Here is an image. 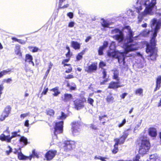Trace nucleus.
I'll return each mask as SVG.
<instances>
[{"instance_id": "nucleus-52", "label": "nucleus", "mask_w": 161, "mask_h": 161, "mask_svg": "<svg viewBox=\"0 0 161 161\" xmlns=\"http://www.w3.org/2000/svg\"><path fill=\"white\" fill-rule=\"evenodd\" d=\"M90 127L93 130H96L97 129V126L95 125H94L93 124L90 125Z\"/></svg>"}, {"instance_id": "nucleus-16", "label": "nucleus", "mask_w": 161, "mask_h": 161, "mask_svg": "<svg viewBox=\"0 0 161 161\" xmlns=\"http://www.w3.org/2000/svg\"><path fill=\"white\" fill-rule=\"evenodd\" d=\"M33 59V57L31 55L29 54H26L25 59V62L28 63L29 64H31L33 66H34V63L32 61Z\"/></svg>"}, {"instance_id": "nucleus-49", "label": "nucleus", "mask_w": 161, "mask_h": 161, "mask_svg": "<svg viewBox=\"0 0 161 161\" xmlns=\"http://www.w3.org/2000/svg\"><path fill=\"white\" fill-rule=\"evenodd\" d=\"M4 89V86L3 84L0 85V97H1V95L2 94V91Z\"/></svg>"}, {"instance_id": "nucleus-36", "label": "nucleus", "mask_w": 161, "mask_h": 161, "mask_svg": "<svg viewBox=\"0 0 161 161\" xmlns=\"http://www.w3.org/2000/svg\"><path fill=\"white\" fill-rule=\"evenodd\" d=\"M67 86L69 87L71 90H75L76 88V86L75 83H72V86H70L69 84L68 83Z\"/></svg>"}, {"instance_id": "nucleus-32", "label": "nucleus", "mask_w": 161, "mask_h": 161, "mask_svg": "<svg viewBox=\"0 0 161 161\" xmlns=\"http://www.w3.org/2000/svg\"><path fill=\"white\" fill-rule=\"evenodd\" d=\"M143 92V89L140 88L136 90L135 93L136 95L140 96L142 94Z\"/></svg>"}, {"instance_id": "nucleus-61", "label": "nucleus", "mask_w": 161, "mask_h": 161, "mask_svg": "<svg viewBox=\"0 0 161 161\" xmlns=\"http://www.w3.org/2000/svg\"><path fill=\"white\" fill-rule=\"evenodd\" d=\"M69 60V58L66 59H64L62 62V64H64L65 63L68 62Z\"/></svg>"}, {"instance_id": "nucleus-60", "label": "nucleus", "mask_w": 161, "mask_h": 161, "mask_svg": "<svg viewBox=\"0 0 161 161\" xmlns=\"http://www.w3.org/2000/svg\"><path fill=\"white\" fill-rule=\"evenodd\" d=\"M18 42L20 43L21 44H25V42L22 40L19 39L18 40Z\"/></svg>"}, {"instance_id": "nucleus-44", "label": "nucleus", "mask_w": 161, "mask_h": 161, "mask_svg": "<svg viewBox=\"0 0 161 161\" xmlns=\"http://www.w3.org/2000/svg\"><path fill=\"white\" fill-rule=\"evenodd\" d=\"M142 121V120H141L137 124H136L134 128L135 130H137L140 126Z\"/></svg>"}, {"instance_id": "nucleus-10", "label": "nucleus", "mask_w": 161, "mask_h": 161, "mask_svg": "<svg viewBox=\"0 0 161 161\" xmlns=\"http://www.w3.org/2000/svg\"><path fill=\"white\" fill-rule=\"evenodd\" d=\"M80 125L78 123L73 122L72 123V132L74 136H77L80 133Z\"/></svg>"}, {"instance_id": "nucleus-12", "label": "nucleus", "mask_w": 161, "mask_h": 161, "mask_svg": "<svg viewBox=\"0 0 161 161\" xmlns=\"http://www.w3.org/2000/svg\"><path fill=\"white\" fill-rule=\"evenodd\" d=\"M75 142L73 141H65L64 144V148L65 149L70 150L74 147Z\"/></svg>"}, {"instance_id": "nucleus-53", "label": "nucleus", "mask_w": 161, "mask_h": 161, "mask_svg": "<svg viewBox=\"0 0 161 161\" xmlns=\"http://www.w3.org/2000/svg\"><path fill=\"white\" fill-rule=\"evenodd\" d=\"M67 16L69 17L70 19H72L73 17V14L71 12H69L68 13Z\"/></svg>"}, {"instance_id": "nucleus-24", "label": "nucleus", "mask_w": 161, "mask_h": 161, "mask_svg": "<svg viewBox=\"0 0 161 161\" xmlns=\"http://www.w3.org/2000/svg\"><path fill=\"white\" fill-rule=\"evenodd\" d=\"M50 91L54 92L53 94V95L54 96H57L60 93V92L58 90V87L53 88L51 89Z\"/></svg>"}, {"instance_id": "nucleus-50", "label": "nucleus", "mask_w": 161, "mask_h": 161, "mask_svg": "<svg viewBox=\"0 0 161 161\" xmlns=\"http://www.w3.org/2000/svg\"><path fill=\"white\" fill-rule=\"evenodd\" d=\"M65 79H71L73 78H74V76L73 75H67L65 77Z\"/></svg>"}, {"instance_id": "nucleus-57", "label": "nucleus", "mask_w": 161, "mask_h": 161, "mask_svg": "<svg viewBox=\"0 0 161 161\" xmlns=\"http://www.w3.org/2000/svg\"><path fill=\"white\" fill-rule=\"evenodd\" d=\"M160 86V84H156V87L154 90V91H156L158 89Z\"/></svg>"}, {"instance_id": "nucleus-38", "label": "nucleus", "mask_w": 161, "mask_h": 161, "mask_svg": "<svg viewBox=\"0 0 161 161\" xmlns=\"http://www.w3.org/2000/svg\"><path fill=\"white\" fill-rule=\"evenodd\" d=\"M149 32V31L147 30L143 31L141 34V35L144 36H147Z\"/></svg>"}, {"instance_id": "nucleus-46", "label": "nucleus", "mask_w": 161, "mask_h": 161, "mask_svg": "<svg viewBox=\"0 0 161 161\" xmlns=\"http://www.w3.org/2000/svg\"><path fill=\"white\" fill-rule=\"evenodd\" d=\"M161 83V76H159L157 79L156 84H160Z\"/></svg>"}, {"instance_id": "nucleus-39", "label": "nucleus", "mask_w": 161, "mask_h": 161, "mask_svg": "<svg viewBox=\"0 0 161 161\" xmlns=\"http://www.w3.org/2000/svg\"><path fill=\"white\" fill-rule=\"evenodd\" d=\"M87 103L90 104L91 105L93 106V103H94V100L93 99L88 97L87 98Z\"/></svg>"}, {"instance_id": "nucleus-3", "label": "nucleus", "mask_w": 161, "mask_h": 161, "mask_svg": "<svg viewBox=\"0 0 161 161\" xmlns=\"http://www.w3.org/2000/svg\"><path fill=\"white\" fill-rule=\"evenodd\" d=\"M136 3L135 8L136 11L139 13L144 7L146 8L144 11L140 14L138 17V21L141 22L144 16L147 15H152L155 11L157 7L155 6L156 0H152L150 2L149 0H136Z\"/></svg>"}, {"instance_id": "nucleus-19", "label": "nucleus", "mask_w": 161, "mask_h": 161, "mask_svg": "<svg viewBox=\"0 0 161 161\" xmlns=\"http://www.w3.org/2000/svg\"><path fill=\"white\" fill-rule=\"evenodd\" d=\"M148 132L149 135L152 137H155L157 135L156 130L153 128H149L148 130Z\"/></svg>"}, {"instance_id": "nucleus-31", "label": "nucleus", "mask_w": 161, "mask_h": 161, "mask_svg": "<svg viewBox=\"0 0 161 161\" xmlns=\"http://www.w3.org/2000/svg\"><path fill=\"white\" fill-rule=\"evenodd\" d=\"M19 141L20 142L23 143L24 145H27L28 143L27 139L23 136L21 137Z\"/></svg>"}, {"instance_id": "nucleus-35", "label": "nucleus", "mask_w": 161, "mask_h": 161, "mask_svg": "<svg viewBox=\"0 0 161 161\" xmlns=\"http://www.w3.org/2000/svg\"><path fill=\"white\" fill-rule=\"evenodd\" d=\"M11 70L8 69L7 70H4L0 72V78L3 76V75H6L8 73L10 72Z\"/></svg>"}, {"instance_id": "nucleus-58", "label": "nucleus", "mask_w": 161, "mask_h": 161, "mask_svg": "<svg viewBox=\"0 0 161 161\" xmlns=\"http://www.w3.org/2000/svg\"><path fill=\"white\" fill-rule=\"evenodd\" d=\"M53 65V64L51 62H50L48 64V69H51L52 68V67Z\"/></svg>"}, {"instance_id": "nucleus-37", "label": "nucleus", "mask_w": 161, "mask_h": 161, "mask_svg": "<svg viewBox=\"0 0 161 161\" xmlns=\"http://www.w3.org/2000/svg\"><path fill=\"white\" fill-rule=\"evenodd\" d=\"M28 48L31 51H32L33 52H36L37 51L38 49V48H37V47H34L31 46H29L28 47Z\"/></svg>"}, {"instance_id": "nucleus-20", "label": "nucleus", "mask_w": 161, "mask_h": 161, "mask_svg": "<svg viewBox=\"0 0 161 161\" xmlns=\"http://www.w3.org/2000/svg\"><path fill=\"white\" fill-rule=\"evenodd\" d=\"M114 141L115 142L114 145V148L112 151L113 153L115 154L118 151V145L119 144V141L118 139H114Z\"/></svg>"}, {"instance_id": "nucleus-7", "label": "nucleus", "mask_w": 161, "mask_h": 161, "mask_svg": "<svg viewBox=\"0 0 161 161\" xmlns=\"http://www.w3.org/2000/svg\"><path fill=\"white\" fill-rule=\"evenodd\" d=\"M86 101V99L84 98L77 99L74 101L75 108L77 110H79L83 108L84 106V102Z\"/></svg>"}, {"instance_id": "nucleus-56", "label": "nucleus", "mask_w": 161, "mask_h": 161, "mask_svg": "<svg viewBox=\"0 0 161 161\" xmlns=\"http://www.w3.org/2000/svg\"><path fill=\"white\" fill-rule=\"evenodd\" d=\"M32 156V158L33 156H36V157H37V156H38L36 154V153L35 150H33V152H32V154L31 155H30L29 156Z\"/></svg>"}, {"instance_id": "nucleus-41", "label": "nucleus", "mask_w": 161, "mask_h": 161, "mask_svg": "<svg viewBox=\"0 0 161 161\" xmlns=\"http://www.w3.org/2000/svg\"><path fill=\"white\" fill-rule=\"evenodd\" d=\"M48 88L47 87H45L44 88L43 90L42 93V95H45L48 92Z\"/></svg>"}, {"instance_id": "nucleus-17", "label": "nucleus", "mask_w": 161, "mask_h": 161, "mask_svg": "<svg viewBox=\"0 0 161 161\" xmlns=\"http://www.w3.org/2000/svg\"><path fill=\"white\" fill-rule=\"evenodd\" d=\"M108 43L107 42H104L103 46L100 47L98 50V54L102 55L103 54V50L105 49L108 46Z\"/></svg>"}, {"instance_id": "nucleus-64", "label": "nucleus", "mask_w": 161, "mask_h": 161, "mask_svg": "<svg viewBox=\"0 0 161 161\" xmlns=\"http://www.w3.org/2000/svg\"><path fill=\"white\" fill-rule=\"evenodd\" d=\"M103 78H106V73L105 70H104L103 72Z\"/></svg>"}, {"instance_id": "nucleus-6", "label": "nucleus", "mask_w": 161, "mask_h": 161, "mask_svg": "<svg viewBox=\"0 0 161 161\" xmlns=\"http://www.w3.org/2000/svg\"><path fill=\"white\" fill-rule=\"evenodd\" d=\"M11 134L12 136H10L9 135L5 136L4 134H2L0 135V140L2 141H6L7 142H10L13 138L20 136L18 134L17 132H12Z\"/></svg>"}, {"instance_id": "nucleus-34", "label": "nucleus", "mask_w": 161, "mask_h": 161, "mask_svg": "<svg viewBox=\"0 0 161 161\" xmlns=\"http://www.w3.org/2000/svg\"><path fill=\"white\" fill-rule=\"evenodd\" d=\"M84 52H82L79 53L76 57V59L77 61H79L82 58V56L84 54Z\"/></svg>"}, {"instance_id": "nucleus-5", "label": "nucleus", "mask_w": 161, "mask_h": 161, "mask_svg": "<svg viewBox=\"0 0 161 161\" xmlns=\"http://www.w3.org/2000/svg\"><path fill=\"white\" fill-rule=\"evenodd\" d=\"M112 34H116L113 36V38L116 40L118 42H123L124 40V35L123 33L119 29H117L112 30L111 31Z\"/></svg>"}, {"instance_id": "nucleus-2", "label": "nucleus", "mask_w": 161, "mask_h": 161, "mask_svg": "<svg viewBox=\"0 0 161 161\" xmlns=\"http://www.w3.org/2000/svg\"><path fill=\"white\" fill-rule=\"evenodd\" d=\"M151 26L152 28L151 31L153 34L150 40L151 46L148 44H146V52L150 57V59L152 60H155L157 57V51L153 47L155 45L156 42L155 38L157 36V33L160 29L161 25V20H157L153 19L151 21Z\"/></svg>"}, {"instance_id": "nucleus-25", "label": "nucleus", "mask_w": 161, "mask_h": 161, "mask_svg": "<svg viewBox=\"0 0 161 161\" xmlns=\"http://www.w3.org/2000/svg\"><path fill=\"white\" fill-rule=\"evenodd\" d=\"M158 158L157 154L156 153L154 154L150 155L149 160H147V161H156Z\"/></svg>"}, {"instance_id": "nucleus-18", "label": "nucleus", "mask_w": 161, "mask_h": 161, "mask_svg": "<svg viewBox=\"0 0 161 161\" xmlns=\"http://www.w3.org/2000/svg\"><path fill=\"white\" fill-rule=\"evenodd\" d=\"M81 44V43L76 41H72L71 42V47L75 50L80 49Z\"/></svg>"}, {"instance_id": "nucleus-40", "label": "nucleus", "mask_w": 161, "mask_h": 161, "mask_svg": "<svg viewBox=\"0 0 161 161\" xmlns=\"http://www.w3.org/2000/svg\"><path fill=\"white\" fill-rule=\"evenodd\" d=\"M29 114V113L28 112L26 113L21 114L20 115V117L21 119H23Z\"/></svg>"}, {"instance_id": "nucleus-9", "label": "nucleus", "mask_w": 161, "mask_h": 161, "mask_svg": "<svg viewBox=\"0 0 161 161\" xmlns=\"http://www.w3.org/2000/svg\"><path fill=\"white\" fill-rule=\"evenodd\" d=\"M11 110V108L10 106H7L5 108L1 117H0V120H4L6 117H8Z\"/></svg>"}, {"instance_id": "nucleus-62", "label": "nucleus", "mask_w": 161, "mask_h": 161, "mask_svg": "<svg viewBox=\"0 0 161 161\" xmlns=\"http://www.w3.org/2000/svg\"><path fill=\"white\" fill-rule=\"evenodd\" d=\"M127 93H124L122 95L120 96L121 97L122 99H124L125 97L127 95Z\"/></svg>"}, {"instance_id": "nucleus-55", "label": "nucleus", "mask_w": 161, "mask_h": 161, "mask_svg": "<svg viewBox=\"0 0 161 161\" xmlns=\"http://www.w3.org/2000/svg\"><path fill=\"white\" fill-rule=\"evenodd\" d=\"M72 70V68L70 66L69 68L65 72L66 73H70Z\"/></svg>"}, {"instance_id": "nucleus-43", "label": "nucleus", "mask_w": 161, "mask_h": 161, "mask_svg": "<svg viewBox=\"0 0 161 161\" xmlns=\"http://www.w3.org/2000/svg\"><path fill=\"white\" fill-rule=\"evenodd\" d=\"M75 25V23L74 21H71L69 22L68 26L70 28L73 27Z\"/></svg>"}, {"instance_id": "nucleus-45", "label": "nucleus", "mask_w": 161, "mask_h": 161, "mask_svg": "<svg viewBox=\"0 0 161 161\" xmlns=\"http://www.w3.org/2000/svg\"><path fill=\"white\" fill-rule=\"evenodd\" d=\"M140 158V156L138 155H137L133 158V161H139Z\"/></svg>"}, {"instance_id": "nucleus-8", "label": "nucleus", "mask_w": 161, "mask_h": 161, "mask_svg": "<svg viewBox=\"0 0 161 161\" xmlns=\"http://www.w3.org/2000/svg\"><path fill=\"white\" fill-rule=\"evenodd\" d=\"M63 121H61L56 122L55 124L54 127V134L56 135L57 134L60 133L63 131Z\"/></svg>"}, {"instance_id": "nucleus-42", "label": "nucleus", "mask_w": 161, "mask_h": 161, "mask_svg": "<svg viewBox=\"0 0 161 161\" xmlns=\"http://www.w3.org/2000/svg\"><path fill=\"white\" fill-rule=\"evenodd\" d=\"M126 120L125 119H124L122 122L119 124L118 125V127L119 128L123 126L126 123Z\"/></svg>"}, {"instance_id": "nucleus-51", "label": "nucleus", "mask_w": 161, "mask_h": 161, "mask_svg": "<svg viewBox=\"0 0 161 161\" xmlns=\"http://www.w3.org/2000/svg\"><path fill=\"white\" fill-rule=\"evenodd\" d=\"M72 53H70V51H68L67 53L66 54V56L67 58H70L72 56Z\"/></svg>"}, {"instance_id": "nucleus-47", "label": "nucleus", "mask_w": 161, "mask_h": 161, "mask_svg": "<svg viewBox=\"0 0 161 161\" xmlns=\"http://www.w3.org/2000/svg\"><path fill=\"white\" fill-rule=\"evenodd\" d=\"M106 64L103 61L100 62L99 64L100 67L102 68H103V67L106 66Z\"/></svg>"}, {"instance_id": "nucleus-15", "label": "nucleus", "mask_w": 161, "mask_h": 161, "mask_svg": "<svg viewBox=\"0 0 161 161\" xmlns=\"http://www.w3.org/2000/svg\"><path fill=\"white\" fill-rule=\"evenodd\" d=\"M122 86L120 85V83L119 81L117 82H111L109 84L108 88H109L115 89L118 87Z\"/></svg>"}, {"instance_id": "nucleus-13", "label": "nucleus", "mask_w": 161, "mask_h": 161, "mask_svg": "<svg viewBox=\"0 0 161 161\" xmlns=\"http://www.w3.org/2000/svg\"><path fill=\"white\" fill-rule=\"evenodd\" d=\"M18 158L19 160H27L29 159L31 160L32 158V156H26L24 155L21 153V148H19V151L18 152Z\"/></svg>"}, {"instance_id": "nucleus-22", "label": "nucleus", "mask_w": 161, "mask_h": 161, "mask_svg": "<svg viewBox=\"0 0 161 161\" xmlns=\"http://www.w3.org/2000/svg\"><path fill=\"white\" fill-rule=\"evenodd\" d=\"M72 99V96L71 94H65L64 95V97L63 99V100L65 102L69 101Z\"/></svg>"}, {"instance_id": "nucleus-29", "label": "nucleus", "mask_w": 161, "mask_h": 161, "mask_svg": "<svg viewBox=\"0 0 161 161\" xmlns=\"http://www.w3.org/2000/svg\"><path fill=\"white\" fill-rule=\"evenodd\" d=\"M67 117V115H66L64 113L61 112L58 116H57V119H60L63 120L65 119Z\"/></svg>"}, {"instance_id": "nucleus-54", "label": "nucleus", "mask_w": 161, "mask_h": 161, "mask_svg": "<svg viewBox=\"0 0 161 161\" xmlns=\"http://www.w3.org/2000/svg\"><path fill=\"white\" fill-rule=\"evenodd\" d=\"M12 80L11 78H8L7 79H5L4 81L7 83H9L12 81Z\"/></svg>"}, {"instance_id": "nucleus-33", "label": "nucleus", "mask_w": 161, "mask_h": 161, "mask_svg": "<svg viewBox=\"0 0 161 161\" xmlns=\"http://www.w3.org/2000/svg\"><path fill=\"white\" fill-rule=\"evenodd\" d=\"M118 75H119L118 71L117 70H114V75H113L114 78L116 80H119V79L118 78Z\"/></svg>"}, {"instance_id": "nucleus-59", "label": "nucleus", "mask_w": 161, "mask_h": 161, "mask_svg": "<svg viewBox=\"0 0 161 161\" xmlns=\"http://www.w3.org/2000/svg\"><path fill=\"white\" fill-rule=\"evenodd\" d=\"M29 121L28 120H27L25 121V125L26 127H28L29 126Z\"/></svg>"}, {"instance_id": "nucleus-21", "label": "nucleus", "mask_w": 161, "mask_h": 161, "mask_svg": "<svg viewBox=\"0 0 161 161\" xmlns=\"http://www.w3.org/2000/svg\"><path fill=\"white\" fill-rule=\"evenodd\" d=\"M128 135L126 134H124L119 139L116 138L115 139H118L119 141V144H123L125 142V140L127 138Z\"/></svg>"}, {"instance_id": "nucleus-27", "label": "nucleus", "mask_w": 161, "mask_h": 161, "mask_svg": "<svg viewBox=\"0 0 161 161\" xmlns=\"http://www.w3.org/2000/svg\"><path fill=\"white\" fill-rule=\"evenodd\" d=\"M101 23L102 26L104 27H108V26L110 25V23L108 21L105 20L103 19H102Z\"/></svg>"}, {"instance_id": "nucleus-26", "label": "nucleus", "mask_w": 161, "mask_h": 161, "mask_svg": "<svg viewBox=\"0 0 161 161\" xmlns=\"http://www.w3.org/2000/svg\"><path fill=\"white\" fill-rule=\"evenodd\" d=\"M114 98L112 95H108L106 98L107 102L108 103H113L114 102Z\"/></svg>"}, {"instance_id": "nucleus-1", "label": "nucleus", "mask_w": 161, "mask_h": 161, "mask_svg": "<svg viewBox=\"0 0 161 161\" xmlns=\"http://www.w3.org/2000/svg\"><path fill=\"white\" fill-rule=\"evenodd\" d=\"M123 30L127 33L125 39L123 42H121L123 43L122 47L124 49V52L115 49V43L112 42L107 54L109 57L117 58L119 63L124 64L125 56L129 57L128 53L138 49L139 46L137 43L133 41V32L131 28L129 26H126L123 28Z\"/></svg>"}, {"instance_id": "nucleus-63", "label": "nucleus", "mask_w": 161, "mask_h": 161, "mask_svg": "<svg viewBox=\"0 0 161 161\" xmlns=\"http://www.w3.org/2000/svg\"><path fill=\"white\" fill-rule=\"evenodd\" d=\"M91 39V37L90 36L87 37L86 39L85 40V42H88Z\"/></svg>"}, {"instance_id": "nucleus-11", "label": "nucleus", "mask_w": 161, "mask_h": 161, "mask_svg": "<svg viewBox=\"0 0 161 161\" xmlns=\"http://www.w3.org/2000/svg\"><path fill=\"white\" fill-rule=\"evenodd\" d=\"M97 68V64L96 63H93L89 65L85 68L86 71L88 73L92 72L96 70Z\"/></svg>"}, {"instance_id": "nucleus-4", "label": "nucleus", "mask_w": 161, "mask_h": 161, "mask_svg": "<svg viewBox=\"0 0 161 161\" xmlns=\"http://www.w3.org/2000/svg\"><path fill=\"white\" fill-rule=\"evenodd\" d=\"M142 142L139 148V153L144 155L146 153L150 148V143L146 138L141 139Z\"/></svg>"}, {"instance_id": "nucleus-48", "label": "nucleus", "mask_w": 161, "mask_h": 161, "mask_svg": "<svg viewBox=\"0 0 161 161\" xmlns=\"http://www.w3.org/2000/svg\"><path fill=\"white\" fill-rule=\"evenodd\" d=\"M8 150L6 151V153L7 155H9L12 152V149L10 146H8Z\"/></svg>"}, {"instance_id": "nucleus-28", "label": "nucleus", "mask_w": 161, "mask_h": 161, "mask_svg": "<svg viewBox=\"0 0 161 161\" xmlns=\"http://www.w3.org/2000/svg\"><path fill=\"white\" fill-rule=\"evenodd\" d=\"M127 14L128 16L131 18H134L135 15L134 11H132L131 9H129L127 11Z\"/></svg>"}, {"instance_id": "nucleus-23", "label": "nucleus", "mask_w": 161, "mask_h": 161, "mask_svg": "<svg viewBox=\"0 0 161 161\" xmlns=\"http://www.w3.org/2000/svg\"><path fill=\"white\" fill-rule=\"evenodd\" d=\"M20 46L19 45H16L15 49V54L19 57H21L22 54L20 52Z\"/></svg>"}, {"instance_id": "nucleus-30", "label": "nucleus", "mask_w": 161, "mask_h": 161, "mask_svg": "<svg viewBox=\"0 0 161 161\" xmlns=\"http://www.w3.org/2000/svg\"><path fill=\"white\" fill-rule=\"evenodd\" d=\"M46 113L48 115L53 116L54 115L55 112L53 109L49 108L46 110Z\"/></svg>"}, {"instance_id": "nucleus-14", "label": "nucleus", "mask_w": 161, "mask_h": 161, "mask_svg": "<svg viewBox=\"0 0 161 161\" xmlns=\"http://www.w3.org/2000/svg\"><path fill=\"white\" fill-rule=\"evenodd\" d=\"M56 152L55 151H49L46 155V158L47 160L52 159L55 156Z\"/></svg>"}]
</instances>
